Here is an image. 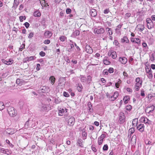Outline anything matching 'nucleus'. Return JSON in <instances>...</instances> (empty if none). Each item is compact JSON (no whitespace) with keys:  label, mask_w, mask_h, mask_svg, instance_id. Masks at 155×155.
Returning a JSON list of instances; mask_svg holds the SVG:
<instances>
[{"label":"nucleus","mask_w":155,"mask_h":155,"mask_svg":"<svg viewBox=\"0 0 155 155\" xmlns=\"http://www.w3.org/2000/svg\"><path fill=\"white\" fill-rule=\"evenodd\" d=\"M126 110L130 111L131 110L132 108V106L130 105H128L126 106Z\"/></svg>","instance_id":"43"},{"label":"nucleus","mask_w":155,"mask_h":155,"mask_svg":"<svg viewBox=\"0 0 155 155\" xmlns=\"http://www.w3.org/2000/svg\"><path fill=\"white\" fill-rule=\"evenodd\" d=\"M136 82L138 84L140 85V87L141 86L142 81H140V79L139 78H136Z\"/></svg>","instance_id":"29"},{"label":"nucleus","mask_w":155,"mask_h":155,"mask_svg":"<svg viewBox=\"0 0 155 155\" xmlns=\"http://www.w3.org/2000/svg\"><path fill=\"white\" fill-rule=\"evenodd\" d=\"M145 143L146 145H148L151 146L153 144V143L152 142L150 141L149 140H146L145 141Z\"/></svg>","instance_id":"33"},{"label":"nucleus","mask_w":155,"mask_h":155,"mask_svg":"<svg viewBox=\"0 0 155 155\" xmlns=\"http://www.w3.org/2000/svg\"><path fill=\"white\" fill-rule=\"evenodd\" d=\"M110 55H111L112 58L114 59H115L117 56L116 53L114 51L110 53Z\"/></svg>","instance_id":"34"},{"label":"nucleus","mask_w":155,"mask_h":155,"mask_svg":"<svg viewBox=\"0 0 155 155\" xmlns=\"http://www.w3.org/2000/svg\"><path fill=\"white\" fill-rule=\"evenodd\" d=\"M25 44H22V45H21L20 46V47L19 49V51H22V50L24 48H25Z\"/></svg>","instance_id":"62"},{"label":"nucleus","mask_w":155,"mask_h":155,"mask_svg":"<svg viewBox=\"0 0 155 155\" xmlns=\"http://www.w3.org/2000/svg\"><path fill=\"white\" fill-rule=\"evenodd\" d=\"M108 146L107 144H105L103 147V150L104 151H107L108 149Z\"/></svg>","instance_id":"49"},{"label":"nucleus","mask_w":155,"mask_h":155,"mask_svg":"<svg viewBox=\"0 0 155 155\" xmlns=\"http://www.w3.org/2000/svg\"><path fill=\"white\" fill-rule=\"evenodd\" d=\"M87 105L88 107V110L91 113H92L93 112V109L92 108V105L91 104V102H88Z\"/></svg>","instance_id":"24"},{"label":"nucleus","mask_w":155,"mask_h":155,"mask_svg":"<svg viewBox=\"0 0 155 155\" xmlns=\"http://www.w3.org/2000/svg\"><path fill=\"white\" fill-rule=\"evenodd\" d=\"M119 61L122 64H125L127 63V59L125 57H123L122 58L120 57L119 58Z\"/></svg>","instance_id":"16"},{"label":"nucleus","mask_w":155,"mask_h":155,"mask_svg":"<svg viewBox=\"0 0 155 155\" xmlns=\"http://www.w3.org/2000/svg\"><path fill=\"white\" fill-rule=\"evenodd\" d=\"M34 59H35L34 56L27 57L23 59V62H27V61L34 60Z\"/></svg>","instance_id":"19"},{"label":"nucleus","mask_w":155,"mask_h":155,"mask_svg":"<svg viewBox=\"0 0 155 155\" xmlns=\"http://www.w3.org/2000/svg\"><path fill=\"white\" fill-rule=\"evenodd\" d=\"M38 123V120L36 118L31 117L26 122L25 127L26 128L29 127H33Z\"/></svg>","instance_id":"1"},{"label":"nucleus","mask_w":155,"mask_h":155,"mask_svg":"<svg viewBox=\"0 0 155 155\" xmlns=\"http://www.w3.org/2000/svg\"><path fill=\"white\" fill-rule=\"evenodd\" d=\"M70 45L71 48H70L68 49V51L69 52H71L73 50V49H74V45L73 44H71Z\"/></svg>","instance_id":"44"},{"label":"nucleus","mask_w":155,"mask_h":155,"mask_svg":"<svg viewBox=\"0 0 155 155\" xmlns=\"http://www.w3.org/2000/svg\"><path fill=\"white\" fill-rule=\"evenodd\" d=\"M63 94L64 96L65 97H68L69 96V94L66 91H64Z\"/></svg>","instance_id":"58"},{"label":"nucleus","mask_w":155,"mask_h":155,"mask_svg":"<svg viewBox=\"0 0 155 155\" xmlns=\"http://www.w3.org/2000/svg\"><path fill=\"white\" fill-rule=\"evenodd\" d=\"M58 85L61 86L62 87H64L65 82V78L64 77H60L58 80Z\"/></svg>","instance_id":"4"},{"label":"nucleus","mask_w":155,"mask_h":155,"mask_svg":"<svg viewBox=\"0 0 155 155\" xmlns=\"http://www.w3.org/2000/svg\"><path fill=\"white\" fill-rule=\"evenodd\" d=\"M104 30L103 28H100L99 29L95 28L94 30V33L98 34H103L104 33Z\"/></svg>","instance_id":"11"},{"label":"nucleus","mask_w":155,"mask_h":155,"mask_svg":"<svg viewBox=\"0 0 155 155\" xmlns=\"http://www.w3.org/2000/svg\"><path fill=\"white\" fill-rule=\"evenodd\" d=\"M75 118L72 116L70 117L68 121V124L70 126H73L75 123Z\"/></svg>","instance_id":"6"},{"label":"nucleus","mask_w":155,"mask_h":155,"mask_svg":"<svg viewBox=\"0 0 155 155\" xmlns=\"http://www.w3.org/2000/svg\"><path fill=\"white\" fill-rule=\"evenodd\" d=\"M83 88L82 85L81 83H78L77 86V89L79 92H81L82 89Z\"/></svg>","instance_id":"27"},{"label":"nucleus","mask_w":155,"mask_h":155,"mask_svg":"<svg viewBox=\"0 0 155 155\" xmlns=\"http://www.w3.org/2000/svg\"><path fill=\"white\" fill-rule=\"evenodd\" d=\"M148 20H149V22H147V27L148 29H150L154 27V25L152 20L150 19H148Z\"/></svg>","instance_id":"12"},{"label":"nucleus","mask_w":155,"mask_h":155,"mask_svg":"<svg viewBox=\"0 0 155 155\" xmlns=\"http://www.w3.org/2000/svg\"><path fill=\"white\" fill-rule=\"evenodd\" d=\"M140 95L143 97H144L145 96V94L144 93V91L142 89L140 91Z\"/></svg>","instance_id":"56"},{"label":"nucleus","mask_w":155,"mask_h":155,"mask_svg":"<svg viewBox=\"0 0 155 155\" xmlns=\"http://www.w3.org/2000/svg\"><path fill=\"white\" fill-rule=\"evenodd\" d=\"M137 129L141 132L144 131V125L143 124H140L137 127Z\"/></svg>","instance_id":"10"},{"label":"nucleus","mask_w":155,"mask_h":155,"mask_svg":"<svg viewBox=\"0 0 155 155\" xmlns=\"http://www.w3.org/2000/svg\"><path fill=\"white\" fill-rule=\"evenodd\" d=\"M138 84L137 83H136L135 84V88L136 90L137 91H138L140 89V86L139 85H137Z\"/></svg>","instance_id":"53"},{"label":"nucleus","mask_w":155,"mask_h":155,"mask_svg":"<svg viewBox=\"0 0 155 155\" xmlns=\"http://www.w3.org/2000/svg\"><path fill=\"white\" fill-rule=\"evenodd\" d=\"M19 4V0H14L13 6L12 8L16 9Z\"/></svg>","instance_id":"20"},{"label":"nucleus","mask_w":155,"mask_h":155,"mask_svg":"<svg viewBox=\"0 0 155 155\" xmlns=\"http://www.w3.org/2000/svg\"><path fill=\"white\" fill-rule=\"evenodd\" d=\"M5 104L2 102H0V110H3L5 107Z\"/></svg>","instance_id":"36"},{"label":"nucleus","mask_w":155,"mask_h":155,"mask_svg":"<svg viewBox=\"0 0 155 155\" xmlns=\"http://www.w3.org/2000/svg\"><path fill=\"white\" fill-rule=\"evenodd\" d=\"M121 81L120 80V79L119 80V81L117 82H116L115 84V87L117 88H118L120 86V84L121 83Z\"/></svg>","instance_id":"39"},{"label":"nucleus","mask_w":155,"mask_h":155,"mask_svg":"<svg viewBox=\"0 0 155 155\" xmlns=\"http://www.w3.org/2000/svg\"><path fill=\"white\" fill-rule=\"evenodd\" d=\"M135 129L134 127H131L129 129L128 133H130L131 134H132L135 132Z\"/></svg>","instance_id":"32"},{"label":"nucleus","mask_w":155,"mask_h":155,"mask_svg":"<svg viewBox=\"0 0 155 155\" xmlns=\"http://www.w3.org/2000/svg\"><path fill=\"white\" fill-rule=\"evenodd\" d=\"M138 124V119L137 118H135L133 120L132 124L133 127H135L137 126Z\"/></svg>","instance_id":"25"},{"label":"nucleus","mask_w":155,"mask_h":155,"mask_svg":"<svg viewBox=\"0 0 155 155\" xmlns=\"http://www.w3.org/2000/svg\"><path fill=\"white\" fill-rule=\"evenodd\" d=\"M39 55L41 57H44L45 56V53L43 51H41L39 53Z\"/></svg>","instance_id":"64"},{"label":"nucleus","mask_w":155,"mask_h":155,"mask_svg":"<svg viewBox=\"0 0 155 155\" xmlns=\"http://www.w3.org/2000/svg\"><path fill=\"white\" fill-rule=\"evenodd\" d=\"M52 34L53 33L51 31L46 30L44 33V35L46 38H49L51 37Z\"/></svg>","instance_id":"9"},{"label":"nucleus","mask_w":155,"mask_h":155,"mask_svg":"<svg viewBox=\"0 0 155 155\" xmlns=\"http://www.w3.org/2000/svg\"><path fill=\"white\" fill-rule=\"evenodd\" d=\"M80 34V31H79L77 30L74 31L73 33V35L74 37H76L79 35Z\"/></svg>","instance_id":"31"},{"label":"nucleus","mask_w":155,"mask_h":155,"mask_svg":"<svg viewBox=\"0 0 155 155\" xmlns=\"http://www.w3.org/2000/svg\"><path fill=\"white\" fill-rule=\"evenodd\" d=\"M121 42L122 43L126 42L127 43H129V41L127 37L126 36H124L121 39Z\"/></svg>","instance_id":"23"},{"label":"nucleus","mask_w":155,"mask_h":155,"mask_svg":"<svg viewBox=\"0 0 155 155\" xmlns=\"http://www.w3.org/2000/svg\"><path fill=\"white\" fill-rule=\"evenodd\" d=\"M49 80L51 82V83L53 84L55 82V78L54 76H52L50 77Z\"/></svg>","instance_id":"28"},{"label":"nucleus","mask_w":155,"mask_h":155,"mask_svg":"<svg viewBox=\"0 0 155 155\" xmlns=\"http://www.w3.org/2000/svg\"><path fill=\"white\" fill-rule=\"evenodd\" d=\"M140 121L145 124H151L152 121L149 120L147 117H142L140 119Z\"/></svg>","instance_id":"5"},{"label":"nucleus","mask_w":155,"mask_h":155,"mask_svg":"<svg viewBox=\"0 0 155 155\" xmlns=\"http://www.w3.org/2000/svg\"><path fill=\"white\" fill-rule=\"evenodd\" d=\"M84 143V142L80 138H78L77 140V144L79 146L82 148L83 147Z\"/></svg>","instance_id":"17"},{"label":"nucleus","mask_w":155,"mask_h":155,"mask_svg":"<svg viewBox=\"0 0 155 155\" xmlns=\"http://www.w3.org/2000/svg\"><path fill=\"white\" fill-rule=\"evenodd\" d=\"M135 40L134 43L137 44L138 45H139L140 44L141 42L140 39L138 38H136Z\"/></svg>","instance_id":"40"},{"label":"nucleus","mask_w":155,"mask_h":155,"mask_svg":"<svg viewBox=\"0 0 155 155\" xmlns=\"http://www.w3.org/2000/svg\"><path fill=\"white\" fill-rule=\"evenodd\" d=\"M154 109V106L153 105H152L150 107H147V109L145 110V111L147 112V111H149L147 112V113L150 114L152 112V111Z\"/></svg>","instance_id":"14"},{"label":"nucleus","mask_w":155,"mask_h":155,"mask_svg":"<svg viewBox=\"0 0 155 155\" xmlns=\"http://www.w3.org/2000/svg\"><path fill=\"white\" fill-rule=\"evenodd\" d=\"M64 109H62L59 110V112L58 113V115L59 116H62L63 113H64Z\"/></svg>","instance_id":"48"},{"label":"nucleus","mask_w":155,"mask_h":155,"mask_svg":"<svg viewBox=\"0 0 155 155\" xmlns=\"http://www.w3.org/2000/svg\"><path fill=\"white\" fill-rule=\"evenodd\" d=\"M92 81V77H91L89 75L87 76L86 81L89 83H90L91 82V81Z\"/></svg>","instance_id":"38"},{"label":"nucleus","mask_w":155,"mask_h":155,"mask_svg":"<svg viewBox=\"0 0 155 155\" xmlns=\"http://www.w3.org/2000/svg\"><path fill=\"white\" fill-rule=\"evenodd\" d=\"M34 33L33 32H31L29 34V35L28 36V38H29L30 39L32 38L33 37L34 35Z\"/></svg>","instance_id":"47"},{"label":"nucleus","mask_w":155,"mask_h":155,"mask_svg":"<svg viewBox=\"0 0 155 155\" xmlns=\"http://www.w3.org/2000/svg\"><path fill=\"white\" fill-rule=\"evenodd\" d=\"M51 42V41L49 39H47L45 40L44 41V43L45 44H48Z\"/></svg>","instance_id":"57"},{"label":"nucleus","mask_w":155,"mask_h":155,"mask_svg":"<svg viewBox=\"0 0 155 155\" xmlns=\"http://www.w3.org/2000/svg\"><path fill=\"white\" fill-rule=\"evenodd\" d=\"M1 61L3 63L8 65L12 64L14 61L11 58L9 59L8 61H6L4 59H2Z\"/></svg>","instance_id":"8"},{"label":"nucleus","mask_w":155,"mask_h":155,"mask_svg":"<svg viewBox=\"0 0 155 155\" xmlns=\"http://www.w3.org/2000/svg\"><path fill=\"white\" fill-rule=\"evenodd\" d=\"M74 46L76 47L77 50V51L79 52L81 51V49L76 44L75 42H74Z\"/></svg>","instance_id":"59"},{"label":"nucleus","mask_w":155,"mask_h":155,"mask_svg":"<svg viewBox=\"0 0 155 155\" xmlns=\"http://www.w3.org/2000/svg\"><path fill=\"white\" fill-rule=\"evenodd\" d=\"M137 139V137L136 135H134L132 137L131 139V141L136 142Z\"/></svg>","instance_id":"46"},{"label":"nucleus","mask_w":155,"mask_h":155,"mask_svg":"<svg viewBox=\"0 0 155 155\" xmlns=\"http://www.w3.org/2000/svg\"><path fill=\"white\" fill-rule=\"evenodd\" d=\"M60 40L62 41H64L67 39V37L64 36H62L60 37Z\"/></svg>","instance_id":"41"},{"label":"nucleus","mask_w":155,"mask_h":155,"mask_svg":"<svg viewBox=\"0 0 155 155\" xmlns=\"http://www.w3.org/2000/svg\"><path fill=\"white\" fill-rule=\"evenodd\" d=\"M41 15V13L38 11L35 12L33 13V15L35 17H40Z\"/></svg>","instance_id":"30"},{"label":"nucleus","mask_w":155,"mask_h":155,"mask_svg":"<svg viewBox=\"0 0 155 155\" xmlns=\"http://www.w3.org/2000/svg\"><path fill=\"white\" fill-rule=\"evenodd\" d=\"M90 13L91 16L94 17H96L97 15V11L95 9L93 8L90 10Z\"/></svg>","instance_id":"15"},{"label":"nucleus","mask_w":155,"mask_h":155,"mask_svg":"<svg viewBox=\"0 0 155 155\" xmlns=\"http://www.w3.org/2000/svg\"><path fill=\"white\" fill-rule=\"evenodd\" d=\"M130 100V98L129 96H125L123 98L124 102L125 104H127Z\"/></svg>","instance_id":"26"},{"label":"nucleus","mask_w":155,"mask_h":155,"mask_svg":"<svg viewBox=\"0 0 155 155\" xmlns=\"http://www.w3.org/2000/svg\"><path fill=\"white\" fill-rule=\"evenodd\" d=\"M118 96H119L118 93L117 91L115 92L114 93V95L111 97V98H114V99H111V101H114L117 99V98L118 97Z\"/></svg>","instance_id":"21"},{"label":"nucleus","mask_w":155,"mask_h":155,"mask_svg":"<svg viewBox=\"0 0 155 155\" xmlns=\"http://www.w3.org/2000/svg\"><path fill=\"white\" fill-rule=\"evenodd\" d=\"M108 72H109L110 73H113L114 72V69L112 68H109L108 70Z\"/></svg>","instance_id":"61"},{"label":"nucleus","mask_w":155,"mask_h":155,"mask_svg":"<svg viewBox=\"0 0 155 155\" xmlns=\"http://www.w3.org/2000/svg\"><path fill=\"white\" fill-rule=\"evenodd\" d=\"M152 72H151L149 73H147L148 74L147 75V77L149 79H151L153 77V75L152 74Z\"/></svg>","instance_id":"50"},{"label":"nucleus","mask_w":155,"mask_h":155,"mask_svg":"<svg viewBox=\"0 0 155 155\" xmlns=\"http://www.w3.org/2000/svg\"><path fill=\"white\" fill-rule=\"evenodd\" d=\"M82 136L84 137H86L87 136V132H86L85 129H83L82 130Z\"/></svg>","instance_id":"37"},{"label":"nucleus","mask_w":155,"mask_h":155,"mask_svg":"<svg viewBox=\"0 0 155 155\" xmlns=\"http://www.w3.org/2000/svg\"><path fill=\"white\" fill-rule=\"evenodd\" d=\"M119 121L120 124L123 123L125 121L126 117L124 113L123 112H120L119 115Z\"/></svg>","instance_id":"3"},{"label":"nucleus","mask_w":155,"mask_h":155,"mask_svg":"<svg viewBox=\"0 0 155 155\" xmlns=\"http://www.w3.org/2000/svg\"><path fill=\"white\" fill-rule=\"evenodd\" d=\"M67 14H70L71 12V10L70 8H67L66 10Z\"/></svg>","instance_id":"54"},{"label":"nucleus","mask_w":155,"mask_h":155,"mask_svg":"<svg viewBox=\"0 0 155 155\" xmlns=\"http://www.w3.org/2000/svg\"><path fill=\"white\" fill-rule=\"evenodd\" d=\"M6 142L9 145L10 147H13L14 145L12 143H10V141L8 140H6Z\"/></svg>","instance_id":"51"},{"label":"nucleus","mask_w":155,"mask_h":155,"mask_svg":"<svg viewBox=\"0 0 155 155\" xmlns=\"http://www.w3.org/2000/svg\"><path fill=\"white\" fill-rule=\"evenodd\" d=\"M131 16V14L130 13H127L125 14V18L127 19Z\"/></svg>","instance_id":"63"},{"label":"nucleus","mask_w":155,"mask_h":155,"mask_svg":"<svg viewBox=\"0 0 155 155\" xmlns=\"http://www.w3.org/2000/svg\"><path fill=\"white\" fill-rule=\"evenodd\" d=\"M138 26H139L140 27L139 28V29L140 31H142L144 30V27L143 25H139Z\"/></svg>","instance_id":"45"},{"label":"nucleus","mask_w":155,"mask_h":155,"mask_svg":"<svg viewBox=\"0 0 155 155\" xmlns=\"http://www.w3.org/2000/svg\"><path fill=\"white\" fill-rule=\"evenodd\" d=\"M79 78H80V81L84 83L86 81L87 78L84 75H81Z\"/></svg>","instance_id":"22"},{"label":"nucleus","mask_w":155,"mask_h":155,"mask_svg":"<svg viewBox=\"0 0 155 155\" xmlns=\"http://www.w3.org/2000/svg\"><path fill=\"white\" fill-rule=\"evenodd\" d=\"M103 74L104 75H108V70L107 69H104L103 72Z\"/></svg>","instance_id":"60"},{"label":"nucleus","mask_w":155,"mask_h":155,"mask_svg":"<svg viewBox=\"0 0 155 155\" xmlns=\"http://www.w3.org/2000/svg\"><path fill=\"white\" fill-rule=\"evenodd\" d=\"M104 63L105 65L109 64L110 62L107 59H104L103 60Z\"/></svg>","instance_id":"42"},{"label":"nucleus","mask_w":155,"mask_h":155,"mask_svg":"<svg viewBox=\"0 0 155 155\" xmlns=\"http://www.w3.org/2000/svg\"><path fill=\"white\" fill-rule=\"evenodd\" d=\"M85 48L86 51L87 53L91 54L93 53V49L89 45H87L86 46Z\"/></svg>","instance_id":"13"},{"label":"nucleus","mask_w":155,"mask_h":155,"mask_svg":"<svg viewBox=\"0 0 155 155\" xmlns=\"http://www.w3.org/2000/svg\"><path fill=\"white\" fill-rule=\"evenodd\" d=\"M146 72V73H149L151 72H152L150 68H147L145 69Z\"/></svg>","instance_id":"52"},{"label":"nucleus","mask_w":155,"mask_h":155,"mask_svg":"<svg viewBox=\"0 0 155 155\" xmlns=\"http://www.w3.org/2000/svg\"><path fill=\"white\" fill-rule=\"evenodd\" d=\"M105 30L107 32V34L108 35H111L113 34V30L111 28L107 27L106 28Z\"/></svg>","instance_id":"18"},{"label":"nucleus","mask_w":155,"mask_h":155,"mask_svg":"<svg viewBox=\"0 0 155 155\" xmlns=\"http://www.w3.org/2000/svg\"><path fill=\"white\" fill-rule=\"evenodd\" d=\"M22 80L20 79L19 78H18L16 80V83L17 84L19 85H22Z\"/></svg>","instance_id":"35"},{"label":"nucleus","mask_w":155,"mask_h":155,"mask_svg":"<svg viewBox=\"0 0 155 155\" xmlns=\"http://www.w3.org/2000/svg\"><path fill=\"white\" fill-rule=\"evenodd\" d=\"M8 113L11 117H13L16 115L17 111L15 108L12 107H9L7 108Z\"/></svg>","instance_id":"2"},{"label":"nucleus","mask_w":155,"mask_h":155,"mask_svg":"<svg viewBox=\"0 0 155 155\" xmlns=\"http://www.w3.org/2000/svg\"><path fill=\"white\" fill-rule=\"evenodd\" d=\"M103 139L99 137L98 138V144L100 145H101L103 142Z\"/></svg>","instance_id":"55"},{"label":"nucleus","mask_w":155,"mask_h":155,"mask_svg":"<svg viewBox=\"0 0 155 155\" xmlns=\"http://www.w3.org/2000/svg\"><path fill=\"white\" fill-rule=\"evenodd\" d=\"M49 89V87H48L45 86H43L40 87L39 91L40 92L45 93L48 91Z\"/></svg>","instance_id":"7"}]
</instances>
